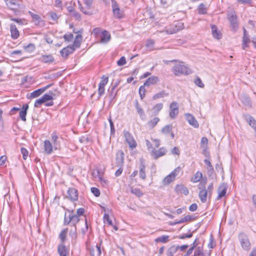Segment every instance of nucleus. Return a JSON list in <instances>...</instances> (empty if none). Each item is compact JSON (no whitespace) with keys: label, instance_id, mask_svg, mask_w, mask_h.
Segmentation results:
<instances>
[{"label":"nucleus","instance_id":"nucleus-1","mask_svg":"<svg viewBox=\"0 0 256 256\" xmlns=\"http://www.w3.org/2000/svg\"><path fill=\"white\" fill-rule=\"evenodd\" d=\"M82 36L80 34H78L74 38V44L72 46H68L62 48L60 52V54L63 58H67L70 54L72 53L76 50L80 46Z\"/></svg>","mask_w":256,"mask_h":256},{"label":"nucleus","instance_id":"nucleus-2","mask_svg":"<svg viewBox=\"0 0 256 256\" xmlns=\"http://www.w3.org/2000/svg\"><path fill=\"white\" fill-rule=\"evenodd\" d=\"M198 196L200 200V201L202 203H204L207 200V198L208 196L210 197L212 191L214 190V186L212 183H210L208 186L207 189H202L199 190Z\"/></svg>","mask_w":256,"mask_h":256},{"label":"nucleus","instance_id":"nucleus-3","mask_svg":"<svg viewBox=\"0 0 256 256\" xmlns=\"http://www.w3.org/2000/svg\"><path fill=\"white\" fill-rule=\"evenodd\" d=\"M238 240L243 250L249 251L251 248V243L248 236L244 232H241L238 236Z\"/></svg>","mask_w":256,"mask_h":256},{"label":"nucleus","instance_id":"nucleus-4","mask_svg":"<svg viewBox=\"0 0 256 256\" xmlns=\"http://www.w3.org/2000/svg\"><path fill=\"white\" fill-rule=\"evenodd\" d=\"M192 73V70L182 61L177 60V76L180 74L188 75Z\"/></svg>","mask_w":256,"mask_h":256},{"label":"nucleus","instance_id":"nucleus-5","mask_svg":"<svg viewBox=\"0 0 256 256\" xmlns=\"http://www.w3.org/2000/svg\"><path fill=\"white\" fill-rule=\"evenodd\" d=\"M84 4L86 6V8H84L82 6V4L78 1V6L79 8L80 11L83 12L85 14L87 15H91L92 12H90L89 10H91L92 7L93 0H83Z\"/></svg>","mask_w":256,"mask_h":256},{"label":"nucleus","instance_id":"nucleus-6","mask_svg":"<svg viewBox=\"0 0 256 256\" xmlns=\"http://www.w3.org/2000/svg\"><path fill=\"white\" fill-rule=\"evenodd\" d=\"M228 18L230 24V26L233 28L234 30L238 26L237 22V17L234 12H230L228 14Z\"/></svg>","mask_w":256,"mask_h":256},{"label":"nucleus","instance_id":"nucleus-7","mask_svg":"<svg viewBox=\"0 0 256 256\" xmlns=\"http://www.w3.org/2000/svg\"><path fill=\"white\" fill-rule=\"evenodd\" d=\"M124 134L126 142L129 145V146L132 148H135L137 144L136 142L134 140V137L130 134V132H128V131L124 130Z\"/></svg>","mask_w":256,"mask_h":256},{"label":"nucleus","instance_id":"nucleus-8","mask_svg":"<svg viewBox=\"0 0 256 256\" xmlns=\"http://www.w3.org/2000/svg\"><path fill=\"white\" fill-rule=\"evenodd\" d=\"M95 37L100 39V42L106 44L110 40V33H94Z\"/></svg>","mask_w":256,"mask_h":256},{"label":"nucleus","instance_id":"nucleus-9","mask_svg":"<svg viewBox=\"0 0 256 256\" xmlns=\"http://www.w3.org/2000/svg\"><path fill=\"white\" fill-rule=\"evenodd\" d=\"M28 13L32 18V20L34 24L40 27H43L44 26V21L41 18L38 14H34L32 12L29 11Z\"/></svg>","mask_w":256,"mask_h":256},{"label":"nucleus","instance_id":"nucleus-10","mask_svg":"<svg viewBox=\"0 0 256 256\" xmlns=\"http://www.w3.org/2000/svg\"><path fill=\"white\" fill-rule=\"evenodd\" d=\"M5 2L8 7L15 12L18 8L22 6L16 0H5Z\"/></svg>","mask_w":256,"mask_h":256},{"label":"nucleus","instance_id":"nucleus-11","mask_svg":"<svg viewBox=\"0 0 256 256\" xmlns=\"http://www.w3.org/2000/svg\"><path fill=\"white\" fill-rule=\"evenodd\" d=\"M176 169H174L170 174L167 176L163 180L162 184L164 186H167L174 181L176 178Z\"/></svg>","mask_w":256,"mask_h":256},{"label":"nucleus","instance_id":"nucleus-12","mask_svg":"<svg viewBox=\"0 0 256 256\" xmlns=\"http://www.w3.org/2000/svg\"><path fill=\"white\" fill-rule=\"evenodd\" d=\"M58 251L60 256H68L69 254V249L64 244H60L58 246Z\"/></svg>","mask_w":256,"mask_h":256},{"label":"nucleus","instance_id":"nucleus-13","mask_svg":"<svg viewBox=\"0 0 256 256\" xmlns=\"http://www.w3.org/2000/svg\"><path fill=\"white\" fill-rule=\"evenodd\" d=\"M172 124H168L164 126L161 130V132L166 136L170 134V137L174 138V133L172 131Z\"/></svg>","mask_w":256,"mask_h":256},{"label":"nucleus","instance_id":"nucleus-14","mask_svg":"<svg viewBox=\"0 0 256 256\" xmlns=\"http://www.w3.org/2000/svg\"><path fill=\"white\" fill-rule=\"evenodd\" d=\"M68 194L72 200L76 201L78 199V192L74 188H70L68 190Z\"/></svg>","mask_w":256,"mask_h":256},{"label":"nucleus","instance_id":"nucleus-15","mask_svg":"<svg viewBox=\"0 0 256 256\" xmlns=\"http://www.w3.org/2000/svg\"><path fill=\"white\" fill-rule=\"evenodd\" d=\"M112 7L114 16L118 18H122V13L120 12L118 6L115 1H112Z\"/></svg>","mask_w":256,"mask_h":256},{"label":"nucleus","instance_id":"nucleus-16","mask_svg":"<svg viewBox=\"0 0 256 256\" xmlns=\"http://www.w3.org/2000/svg\"><path fill=\"white\" fill-rule=\"evenodd\" d=\"M186 118L188 123L194 128H198V124L194 116L190 114H186Z\"/></svg>","mask_w":256,"mask_h":256},{"label":"nucleus","instance_id":"nucleus-17","mask_svg":"<svg viewBox=\"0 0 256 256\" xmlns=\"http://www.w3.org/2000/svg\"><path fill=\"white\" fill-rule=\"evenodd\" d=\"M228 188L227 184L225 183H222L218 188V199L221 198L224 196Z\"/></svg>","mask_w":256,"mask_h":256},{"label":"nucleus","instance_id":"nucleus-18","mask_svg":"<svg viewBox=\"0 0 256 256\" xmlns=\"http://www.w3.org/2000/svg\"><path fill=\"white\" fill-rule=\"evenodd\" d=\"M166 153V150L164 148H161L158 150H152V155L155 159L164 155Z\"/></svg>","mask_w":256,"mask_h":256},{"label":"nucleus","instance_id":"nucleus-19","mask_svg":"<svg viewBox=\"0 0 256 256\" xmlns=\"http://www.w3.org/2000/svg\"><path fill=\"white\" fill-rule=\"evenodd\" d=\"M124 154L122 150L118 152L116 155V162L118 166H122L124 164Z\"/></svg>","mask_w":256,"mask_h":256},{"label":"nucleus","instance_id":"nucleus-20","mask_svg":"<svg viewBox=\"0 0 256 256\" xmlns=\"http://www.w3.org/2000/svg\"><path fill=\"white\" fill-rule=\"evenodd\" d=\"M134 106L138 114L140 115V118L144 120L146 118V115L143 109L140 106L137 100H134Z\"/></svg>","mask_w":256,"mask_h":256},{"label":"nucleus","instance_id":"nucleus-21","mask_svg":"<svg viewBox=\"0 0 256 256\" xmlns=\"http://www.w3.org/2000/svg\"><path fill=\"white\" fill-rule=\"evenodd\" d=\"M91 256H100L102 254L100 246L96 244L94 248H92L90 250Z\"/></svg>","mask_w":256,"mask_h":256},{"label":"nucleus","instance_id":"nucleus-22","mask_svg":"<svg viewBox=\"0 0 256 256\" xmlns=\"http://www.w3.org/2000/svg\"><path fill=\"white\" fill-rule=\"evenodd\" d=\"M160 81L159 78L156 76H152L148 78L144 82V86H150V85L154 84Z\"/></svg>","mask_w":256,"mask_h":256},{"label":"nucleus","instance_id":"nucleus-23","mask_svg":"<svg viewBox=\"0 0 256 256\" xmlns=\"http://www.w3.org/2000/svg\"><path fill=\"white\" fill-rule=\"evenodd\" d=\"M244 36L242 38V48L243 50H246V48H248L249 46L248 44L252 42L250 40L249 35L248 33H244Z\"/></svg>","mask_w":256,"mask_h":256},{"label":"nucleus","instance_id":"nucleus-24","mask_svg":"<svg viewBox=\"0 0 256 256\" xmlns=\"http://www.w3.org/2000/svg\"><path fill=\"white\" fill-rule=\"evenodd\" d=\"M28 108V104H24L20 112V116L21 120L24 122L26 121V116Z\"/></svg>","mask_w":256,"mask_h":256},{"label":"nucleus","instance_id":"nucleus-25","mask_svg":"<svg viewBox=\"0 0 256 256\" xmlns=\"http://www.w3.org/2000/svg\"><path fill=\"white\" fill-rule=\"evenodd\" d=\"M58 139V136L55 133H53L52 136V141L54 150H58L60 148V142Z\"/></svg>","mask_w":256,"mask_h":256},{"label":"nucleus","instance_id":"nucleus-26","mask_svg":"<svg viewBox=\"0 0 256 256\" xmlns=\"http://www.w3.org/2000/svg\"><path fill=\"white\" fill-rule=\"evenodd\" d=\"M52 143L48 140H46L44 142V152L47 154H50L52 152Z\"/></svg>","mask_w":256,"mask_h":256},{"label":"nucleus","instance_id":"nucleus-27","mask_svg":"<svg viewBox=\"0 0 256 256\" xmlns=\"http://www.w3.org/2000/svg\"><path fill=\"white\" fill-rule=\"evenodd\" d=\"M70 216L71 224L74 226H76V224L79 222V216L76 214L74 213V211L72 210L71 212H70Z\"/></svg>","mask_w":256,"mask_h":256},{"label":"nucleus","instance_id":"nucleus-28","mask_svg":"<svg viewBox=\"0 0 256 256\" xmlns=\"http://www.w3.org/2000/svg\"><path fill=\"white\" fill-rule=\"evenodd\" d=\"M177 192H179L181 194H183L186 196L188 194L189 192L187 188L184 186L183 185L177 184Z\"/></svg>","mask_w":256,"mask_h":256},{"label":"nucleus","instance_id":"nucleus-29","mask_svg":"<svg viewBox=\"0 0 256 256\" xmlns=\"http://www.w3.org/2000/svg\"><path fill=\"white\" fill-rule=\"evenodd\" d=\"M48 18L54 22H56L59 18L60 16L58 15L54 12H50L48 13Z\"/></svg>","mask_w":256,"mask_h":256},{"label":"nucleus","instance_id":"nucleus-30","mask_svg":"<svg viewBox=\"0 0 256 256\" xmlns=\"http://www.w3.org/2000/svg\"><path fill=\"white\" fill-rule=\"evenodd\" d=\"M92 174L94 176V177L95 178H98V180L100 181L101 182H104L105 184L107 183V180H104L102 176L100 174V173L99 172L98 170H94L92 172Z\"/></svg>","mask_w":256,"mask_h":256},{"label":"nucleus","instance_id":"nucleus-31","mask_svg":"<svg viewBox=\"0 0 256 256\" xmlns=\"http://www.w3.org/2000/svg\"><path fill=\"white\" fill-rule=\"evenodd\" d=\"M42 92H43L42 89L40 88L31 92L30 94V96L28 98H37L40 96Z\"/></svg>","mask_w":256,"mask_h":256},{"label":"nucleus","instance_id":"nucleus-32","mask_svg":"<svg viewBox=\"0 0 256 256\" xmlns=\"http://www.w3.org/2000/svg\"><path fill=\"white\" fill-rule=\"evenodd\" d=\"M202 178V173L200 172H197L194 176L192 178V181L194 182H197Z\"/></svg>","mask_w":256,"mask_h":256},{"label":"nucleus","instance_id":"nucleus-33","mask_svg":"<svg viewBox=\"0 0 256 256\" xmlns=\"http://www.w3.org/2000/svg\"><path fill=\"white\" fill-rule=\"evenodd\" d=\"M145 166L143 163H142L140 166V172L139 176L140 177L142 180H144L146 177V175L145 174Z\"/></svg>","mask_w":256,"mask_h":256},{"label":"nucleus","instance_id":"nucleus-34","mask_svg":"<svg viewBox=\"0 0 256 256\" xmlns=\"http://www.w3.org/2000/svg\"><path fill=\"white\" fill-rule=\"evenodd\" d=\"M170 116L174 118L176 116L175 110H176V102H172L170 105Z\"/></svg>","mask_w":256,"mask_h":256},{"label":"nucleus","instance_id":"nucleus-35","mask_svg":"<svg viewBox=\"0 0 256 256\" xmlns=\"http://www.w3.org/2000/svg\"><path fill=\"white\" fill-rule=\"evenodd\" d=\"M68 233V228L63 230L60 233L59 237L62 242L61 244H64L66 240V237Z\"/></svg>","mask_w":256,"mask_h":256},{"label":"nucleus","instance_id":"nucleus-36","mask_svg":"<svg viewBox=\"0 0 256 256\" xmlns=\"http://www.w3.org/2000/svg\"><path fill=\"white\" fill-rule=\"evenodd\" d=\"M242 102L247 106H252L251 100L249 97L246 96H244L242 97Z\"/></svg>","mask_w":256,"mask_h":256},{"label":"nucleus","instance_id":"nucleus-37","mask_svg":"<svg viewBox=\"0 0 256 256\" xmlns=\"http://www.w3.org/2000/svg\"><path fill=\"white\" fill-rule=\"evenodd\" d=\"M192 216L187 215L184 216V218H180L178 220H177V224L190 222L192 220Z\"/></svg>","mask_w":256,"mask_h":256},{"label":"nucleus","instance_id":"nucleus-38","mask_svg":"<svg viewBox=\"0 0 256 256\" xmlns=\"http://www.w3.org/2000/svg\"><path fill=\"white\" fill-rule=\"evenodd\" d=\"M24 48L25 51L31 53L35 50L36 46L33 44H30L27 46H24Z\"/></svg>","mask_w":256,"mask_h":256},{"label":"nucleus","instance_id":"nucleus-39","mask_svg":"<svg viewBox=\"0 0 256 256\" xmlns=\"http://www.w3.org/2000/svg\"><path fill=\"white\" fill-rule=\"evenodd\" d=\"M167 94L165 92L164 90H162L158 93L152 96V99L154 100H157L158 98H164L165 96H166Z\"/></svg>","mask_w":256,"mask_h":256},{"label":"nucleus","instance_id":"nucleus-40","mask_svg":"<svg viewBox=\"0 0 256 256\" xmlns=\"http://www.w3.org/2000/svg\"><path fill=\"white\" fill-rule=\"evenodd\" d=\"M159 120V118L156 117L154 118L152 120H150L148 122V124L151 128H154L156 125Z\"/></svg>","mask_w":256,"mask_h":256},{"label":"nucleus","instance_id":"nucleus-41","mask_svg":"<svg viewBox=\"0 0 256 256\" xmlns=\"http://www.w3.org/2000/svg\"><path fill=\"white\" fill-rule=\"evenodd\" d=\"M154 42H155L153 40H148L146 42V46L147 48H149L150 50H153Z\"/></svg>","mask_w":256,"mask_h":256},{"label":"nucleus","instance_id":"nucleus-42","mask_svg":"<svg viewBox=\"0 0 256 256\" xmlns=\"http://www.w3.org/2000/svg\"><path fill=\"white\" fill-rule=\"evenodd\" d=\"M169 236H162L155 240V242H166L168 241Z\"/></svg>","mask_w":256,"mask_h":256},{"label":"nucleus","instance_id":"nucleus-43","mask_svg":"<svg viewBox=\"0 0 256 256\" xmlns=\"http://www.w3.org/2000/svg\"><path fill=\"white\" fill-rule=\"evenodd\" d=\"M163 104L162 103H158L156 104L153 107V110L154 114H157L160 111L162 108Z\"/></svg>","mask_w":256,"mask_h":256},{"label":"nucleus","instance_id":"nucleus-44","mask_svg":"<svg viewBox=\"0 0 256 256\" xmlns=\"http://www.w3.org/2000/svg\"><path fill=\"white\" fill-rule=\"evenodd\" d=\"M130 192L139 198L142 196V193L141 192L140 190L137 188H132Z\"/></svg>","mask_w":256,"mask_h":256},{"label":"nucleus","instance_id":"nucleus-45","mask_svg":"<svg viewBox=\"0 0 256 256\" xmlns=\"http://www.w3.org/2000/svg\"><path fill=\"white\" fill-rule=\"evenodd\" d=\"M206 182L207 180L206 178H202V180H200V182L198 186V190L205 189Z\"/></svg>","mask_w":256,"mask_h":256},{"label":"nucleus","instance_id":"nucleus-46","mask_svg":"<svg viewBox=\"0 0 256 256\" xmlns=\"http://www.w3.org/2000/svg\"><path fill=\"white\" fill-rule=\"evenodd\" d=\"M53 60H54V58H53L52 56L50 55L43 56L42 57V60L45 63L52 62L53 61Z\"/></svg>","mask_w":256,"mask_h":256},{"label":"nucleus","instance_id":"nucleus-47","mask_svg":"<svg viewBox=\"0 0 256 256\" xmlns=\"http://www.w3.org/2000/svg\"><path fill=\"white\" fill-rule=\"evenodd\" d=\"M198 12L200 14H205L206 12V8L204 4H201L198 7Z\"/></svg>","mask_w":256,"mask_h":256},{"label":"nucleus","instance_id":"nucleus-48","mask_svg":"<svg viewBox=\"0 0 256 256\" xmlns=\"http://www.w3.org/2000/svg\"><path fill=\"white\" fill-rule=\"evenodd\" d=\"M144 86V85L141 86L139 88V94H140L141 100H142L145 96V92H146L145 86Z\"/></svg>","mask_w":256,"mask_h":256},{"label":"nucleus","instance_id":"nucleus-49","mask_svg":"<svg viewBox=\"0 0 256 256\" xmlns=\"http://www.w3.org/2000/svg\"><path fill=\"white\" fill-rule=\"evenodd\" d=\"M176 252V246H172L167 251V256H173Z\"/></svg>","mask_w":256,"mask_h":256},{"label":"nucleus","instance_id":"nucleus-50","mask_svg":"<svg viewBox=\"0 0 256 256\" xmlns=\"http://www.w3.org/2000/svg\"><path fill=\"white\" fill-rule=\"evenodd\" d=\"M104 222L105 224H108L110 226H112V221L110 218V216L108 214H104Z\"/></svg>","mask_w":256,"mask_h":256},{"label":"nucleus","instance_id":"nucleus-51","mask_svg":"<svg viewBox=\"0 0 256 256\" xmlns=\"http://www.w3.org/2000/svg\"><path fill=\"white\" fill-rule=\"evenodd\" d=\"M194 84L200 88H204V85L199 77H197L194 81Z\"/></svg>","mask_w":256,"mask_h":256},{"label":"nucleus","instance_id":"nucleus-52","mask_svg":"<svg viewBox=\"0 0 256 256\" xmlns=\"http://www.w3.org/2000/svg\"><path fill=\"white\" fill-rule=\"evenodd\" d=\"M21 153L22 154V158L24 160H26L28 156V152L27 150L24 148H22L20 149Z\"/></svg>","mask_w":256,"mask_h":256},{"label":"nucleus","instance_id":"nucleus-53","mask_svg":"<svg viewBox=\"0 0 256 256\" xmlns=\"http://www.w3.org/2000/svg\"><path fill=\"white\" fill-rule=\"evenodd\" d=\"M64 38L66 41L69 42L72 40L74 36L72 33H68V34H66L64 35Z\"/></svg>","mask_w":256,"mask_h":256},{"label":"nucleus","instance_id":"nucleus-54","mask_svg":"<svg viewBox=\"0 0 256 256\" xmlns=\"http://www.w3.org/2000/svg\"><path fill=\"white\" fill-rule=\"evenodd\" d=\"M42 98L44 102L49 100H51L53 98L52 96L51 95L48 94H44V95L42 96Z\"/></svg>","mask_w":256,"mask_h":256},{"label":"nucleus","instance_id":"nucleus-55","mask_svg":"<svg viewBox=\"0 0 256 256\" xmlns=\"http://www.w3.org/2000/svg\"><path fill=\"white\" fill-rule=\"evenodd\" d=\"M71 220L70 214L67 216L66 213L65 214L64 219V224L68 225L70 224H71Z\"/></svg>","mask_w":256,"mask_h":256},{"label":"nucleus","instance_id":"nucleus-56","mask_svg":"<svg viewBox=\"0 0 256 256\" xmlns=\"http://www.w3.org/2000/svg\"><path fill=\"white\" fill-rule=\"evenodd\" d=\"M193 234L192 233H190L188 234H180L178 238L180 239H184L186 238H190L192 236Z\"/></svg>","mask_w":256,"mask_h":256},{"label":"nucleus","instance_id":"nucleus-57","mask_svg":"<svg viewBox=\"0 0 256 256\" xmlns=\"http://www.w3.org/2000/svg\"><path fill=\"white\" fill-rule=\"evenodd\" d=\"M91 192L94 194V195L96 196H98L100 195V190L96 188H92Z\"/></svg>","mask_w":256,"mask_h":256},{"label":"nucleus","instance_id":"nucleus-58","mask_svg":"<svg viewBox=\"0 0 256 256\" xmlns=\"http://www.w3.org/2000/svg\"><path fill=\"white\" fill-rule=\"evenodd\" d=\"M203 254L202 250L200 246L198 247L194 251V256H199Z\"/></svg>","mask_w":256,"mask_h":256},{"label":"nucleus","instance_id":"nucleus-59","mask_svg":"<svg viewBox=\"0 0 256 256\" xmlns=\"http://www.w3.org/2000/svg\"><path fill=\"white\" fill-rule=\"evenodd\" d=\"M102 80H101V81L100 82V84H99V85L100 86H104L106 84H107L108 82V77H106L104 78V76H103L102 77Z\"/></svg>","mask_w":256,"mask_h":256},{"label":"nucleus","instance_id":"nucleus-60","mask_svg":"<svg viewBox=\"0 0 256 256\" xmlns=\"http://www.w3.org/2000/svg\"><path fill=\"white\" fill-rule=\"evenodd\" d=\"M126 60L124 56H122L120 58L117 62V64L119 66H122L126 64Z\"/></svg>","mask_w":256,"mask_h":256},{"label":"nucleus","instance_id":"nucleus-61","mask_svg":"<svg viewBox=\"0 0 256 256\" xmlns=\"http://www.w3.org/2000/svg\"><path fill=\"white\" fill-rule=\"evenodd\" d=\"M69 235L72 238H76V226H74V229L70 230Z\"/></svg>","mask_w":256,"mask_h":256},{"label":"nucleus","instance_id":"nucleus-62","mask_svg":"<svg viewBox=\"0 0 256 256\" xmlns=\"http://www.w3.org/2000/svg\"><path fill=\"white\" fill-rule=\"evenodd\" d=\"M44 103V101L42 99V98H40L36 100L34 102V106L35 107H39L42 104Z\"/></svg>","mask_w":256,"mask_h":256},{"label":"nucleus","instance_id":"nucleus-63","mask_svg":"<svg viewBox=\"0 0 256 256\" xmlns=\"http://www.w3.org/2000/svg\"><path fill=\"white\" fill-rule=\"evenodd\" d=\"M72 16L74 17L76 20H80L81 18L80 14L77 12L76 11L74 10V12H72L71 14Z\"/></svg>","mask_w":256,"mask_h":256},{"label":"nucleus","instance_id":"nucleus-64","mask_svg":"<svg viewBox=\"0 0 256 256\" xmlns=\"http://www.w3.org/2000/svg\"><path fill=\"white\" fill-rule=\"evenodd\" d=\"M104 90H105L104 86L98 85V94H99L100 96H101L104 94Z\"/></svg>","mask_w":256,"mask_h":256}]
</instances>
